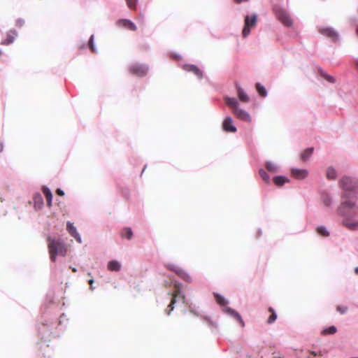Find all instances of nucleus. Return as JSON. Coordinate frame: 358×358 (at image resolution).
Masks as SVG:
<instances>
[{"instance_id": "f257e3e1", "label": "nucleus", "mask_w": 358, "mask_h": 358, "mask_svg": "<svg viewBox=\"0 0 358 358\" xmlns=\"http://www.w3.org/2000/svg\"><path fill=\"white\" fill-rule=\"evenodd\" d=\"M48 247L52 262H55L56 256H65L66 255L67 248L64 243L59 239L52 238L48 236L47 238Z\"/></svg>"}, {"instance_id": "f03ea898", "label": "nucleus", "mask_w": 358, "mask_h": 358, "mask_svg": "<svg viewBox=\"0 0 358 358\" xmlns=\"http://www.w3.org/2000/svg\"><path fill=\"white\" fill-rule=\"evenodd\" d=\"M339 213L345 219L350 220L358 216V206L352 200H343L338 208Z\"/></svg>"}, {"instance_id": "7ed1b4c3", "label": "nucleus", "mask_w": 358, "mask_h": 358, "mask_svg": "<svg viewBox=\"0 0 358 358\" xmlns=\"http://www.w3.org/2000/svg\"><path fill=\"white\" fill-rule=\"evenodd\" d=\"M180 289L181 284L175 282L174 290L171 293H169V294L171 295V301L165 310V313H166V315H171V313L173 310L175 305L177 303L180 302L182 303H185V296L183 293L181 292Z\"/></svg>"}, {"instance_id": "20e7f679", "label": "nucleus", "mask_w": 358, "mask_h": 358, "mask_svg": "<svg viewBox=\"0 0 358 358\" xmlns=\"http://www.w3.org/2000/svg\"><path fill=\"white\" fill-rule=\"evenodd\" d=\"M339 185L344 191L343 199H348V193L355 192L358 189V181L347 176L340 180Z\"/></svg>"}, {"instance_id": "39448f33", "label": "nucleus", "mask_w": 358, "mask_h": 358, "mask_svg": "<svg viewBox=\"0 0 358 358\" xmlns=\"http://www.w3.org/2000/svg\"><path fill=\"white\" fill-rule=\"evenodd\" d=\"M257 22V15L252 14V15H246L244 20V27L242 31V35L243 38L247 37L250 33L251 29L256 26Z\"/></svg>"}, {"instance_id": "423d86ee", "label": "nucleus", "mask_w": 358, "mask_h": 358, "mask_svg": "<svg viewBox=\"0 0 358 358\" xmlns=\"http://www.w3.org/2000/svg\"><path fill=\"white\" fill-rule=\"evenodd\" d=\"M275 15L279 21L286 27H292L293 24L292 19L287 12L284 10L278 9L275 11Z\"/></svg>"}, {"instance_id": "0eeeda50", "label": "nucleus", "mask_w": 358, "mask_h": 358, "mask_svg": "<svg viewBox=\"0 0 358 358\" xmlns=\"http://www.w3.org/2000/svg\"><path fill=\"white\" fill-rule=\"evenodd\" d=\"M166 268L170 271H173L176 275L180 277L182 280L187 282H192L191 276L187 273L183 269L179 268L178 266L173 264H169L166 266Z\"/></svg>"}, {"instance_id": "6e6552de", "label": "nucleus", "mask_w": 358, "mask_h": 358, "mask_svg": "<svg viewBox=\"0 0 358 358\" xmlns=\"http://www.w3.org/2000/svg\"><path fill=\"white\" fill-rule=\"evenodd\" d=\"M129 72L138 77H143L147 74L148 68L142 64H132L129 66Z\"/></svg>"}, {"instance_id": "1a4fd4ad", "label": "nucleus", "mask_w": 358, "mask_h": 358, "mask_svg": "<svg viewBox=\"0 0 358 358\" xmlns=\"http://www.w3.org/2000/svg\"><path fill=\"white\" fill-rule=\"evenodd\" d=\"M222 129L226 132L234 133L236 131V127L233 124V120L230 117L224 119L222 123Z\"/></svg>"}, {"instance_id": "9d476101", "label": "nucleus", "mask_w": 358, "mask_h": 358, "mask_svg": "<svg viewBox=\"0 0 358 358\" xmlns=\"http://www.w3.org/2000/svg\"><path fill=\"white\" fill-rule=\"evenodd\" d=\"M233 113L236 116L237 118L245 121V122H251V117L249 113L238 107L237 108H234V111Z\"/></svg>"}, {"instance_id": "9b49d317", "label": "nucleus", "mask_w": 358, "mask_h": 358, "mask_svg": "<svg viewBox=\"0 0 358 358\" xmlns=\"http://www.w3.org/2000/svg\"><path fill=\"white\" fill-rule=\"evenodd\" d=\"M117 24L119 27H122L131 31H136L137 29L135 24L129 20L121 19L117 22Z\"/></svg>"}, {"instance_id": "f8f14e48", "label": "nucleus", "mask_w": 358, "mask_h": 358, "mask_svg": "<svg viewBox=\"0 0 358 358\" xmlns=\"http://www.w3.org/2000/svg\"><path fill=\"white\" fill-rule=\"evenodd\" d=\"M308 172L306 169H292L291 176L297 180H302L308 176Z\"/></svg>"}, {"instance_id": "ddd939ff", "label": "nucleus", "mask_w": 358, "mask_h": 358, "mask_svg": "<svg viewBox=\"0 0 358 358\" xmlns=\"http://www.w3.org/2000/svg\"><path fill=\"white\" fill-rule=\"evenodd\" d=\"M224 311L231 315L234 319H236L240 324V325L242 327H245V322H243L241 316L240 315V314L236 312V310H234V309L229 308V307H225L224 309Z\"/></svg>"}, {"instance_id": "4468645a", "label": "nucleus", "mask_w": 358, "mask_h": 358, "mask_svg": "<svg viewBox=\"0 0 358 358\" xmlns=\"http://www.w3.org/2000/svg\"><path fill=\"white\" fill-rule=\"evenodd\" d=\"M182 69L186 71L193 73L199 78H201L203 76L202 71L195 65L185 64V65H183Z\"/></svg>"}, {"instance_id": "2eb2a0df", "label": "nucleus", "mask_w": 358, "mask_h": 358, "mask_svg": "<svg viewBox=\"0 0 358 358\" xmlns=\"http://www.w3.org/2000/svg\"><path fill=\"white\" fill-rule=\"evenodd\" d=\"M66 229L67 231H69V233L73 236L75 238V239L79 243H81V238L79 235V234L78 233L76 227L73 226V224L72 223H71L70 222H67V224H66Z\"/></svg>"}, {"instance_id": "dca6fc26", "label": "nucleus", "mask_w": 358, "mask_h": 358, "mask_svg": "<svg viewBox=\"0 0 358 358\" xmlns=\"http://www.w3.org/2000/svg\"><path fill=\"white\" fill-rule=\"evenodd\" d=\"M16 36H17V33L15 31L11 30V31H8L7 33L6 39L1 42V44L9 45V44L12 43L14 41Z\"/></svg>"}, {"instance_id": "f3484780", "label": "nucleus", "mask_w": 358, "mask_h": 358, "mask_svg": "<svg viewBox=\"0 0 358 358\" xmlns=\"http://www.w3.org/2000/svg\"><path fill=\"white\" fill-rule=\"evenodd\" d=\"M42 190L45 196L47 205L50 208L52 206V194L50 189L46 187H43Z\"/></svg>"}, {"instance_id": "a211bd4d", "label": "nucleus", "mask_w": 358, "mask_h": 358, "mask_svg": "<svg viewBox=\"0 0 358 358\" xmlns=\"http://www.w3.org/2000/svg\"><path fill=\"white\" fill-rule=\"evenodd\" d=\"M320 31L322 34L325 35V36L331 38L333 40H335L337 38L336 33L333 29H331L330 28L322 29H320Z\"/></svg>"}, {"instance_id": "6ab92c4d", "label": "nucleus", "mask_w": 358, "mask_h": 358, "mask_svg": "<svg viewBox=\"0 0 358 358\" xmlns=\"http://www.w3.org/2000/svg\"><path fill=\"white\" fill-rule=\"evenodd\" d=\"M226 104L229 106L232 111H234V108H237L238 107V101L234 98L227 97L224 99Z\"/></svg>"}, {"instance_id": "aec40b11", "label": "nucleus", "mask_w": 358, "mask_h": 358, "mask_svg": "<svg viewBox=\"0 0 358 358\" xmlns=\"http://www.w3.org/2000/svg\"><path fill=\"white\" fill-rule=\"evenodd\" d=\"M120 268L121 265L117 261H110L108 264V269L110 271H118Z\"/></svg>"}, {"instance_id": "412c9836", "label": "nucleus", "mask_w": 358, "mask_h": 358, "mask_svg": "<svg viewBox=\"0 0 358 358\" xmlns=\"http://www.w3.org/2000/svg\"><path fill=\"white\" fill-rule=\"evenodd\" d=\"M268 311L271 313V315L268 317V318L267 319L266 322L268 324H273L276 320L277 314H276L275 310L271 307H269L268 308Z\"/></svg>"}, {"instance_id": "4be33fe9", "label": "nucleus", "mask_w": 358, "mask_h": 358, "mask_svg": "<svg viewBox=\"0 0 358 358\" xmlns=\"http://www.w3.org/2000/svg\"><path fill=\"white\" fill-rule=\"evenodd\" d=\"M289 182V180L285 176H275L273 178V182L277 186H282L285 182Z\"/></svg>"}, {"instance_id": "5701e85b", "label": "nucleus", "mask_w": 358, "mask_h": 358, "mask_svg": "<svg viewBox=\"0 0 358 358\" xmlns=\"http://www.w3.org/2000/svg\"><path fill=\"white\" fill-rule=\"evenodd\" d=\"M319 73H320V76H321L324 79H325L327 81H328L329 83H336V79H335L333 76H330V75L327 74V73H325V72H324V71H322V69H320V70H319Z\"/></svg>"}, {"instance_id": "b1692460", "label": "nucleus", "mask_w": 358, "mask_h": 358, "mask_svg": "<svg viewBox=\"0 0 358 358\" xmlns=\"http://www.w3.org/2000/svg\"><path fill=\"white\" fill-rule=\"evenodd\" d=\"M121 236L122 238H126L129 240L131 239L133 236L131 229L129 227L124 228L121 232Z\"/></svg>"}, {"instance_id": "393cba45", "label": "nucleus", "mask_w": 358, "mask_h": 358, "mask_svg": "<svg viewBox=\"0 0 358 358\" xmlns=\"http://www.w3.org/2000/svg\"><path fill=\"white\" fill-rule=\"evenodd\" d=\"M344 225L350 230H355L358 229V222H350L346 219L343 222Z\"/></svg>"}, {"instance_id": "a878e982", "label": "nucleus", "mask_w": 358, "mask_h": 358, "mask_svg": "<svg viewBox=\"0 0 358 358\" xmlns=\"http://www.w3.org/2000/svg\"><path fill=\"white\" fill-rule=\"evenodd\" d=\"M313 148L306 149L301 155V158L303 161H306L308 157L313 154Z\"/></svg>"}, {"instance_id": "bb28decb", "label": "nucleus", "mask_w": 358, "mask_h": 358, "mask_svg": "<svg viewBox=\"0 0 358 358\" xmlns=\"http://www.w3.org/2000/svg\"><path fill=\"white\" fill-rule=\"evenodd\" d=\"M215 299L218 304L221 306L225 307L227 306V301L225 299L218 294H214Z\"/></svg>"}, {"instance_id": "cd10ccee", "label": "nucleus", "mask_w": 358, "mask_h": 358, "mask_svg": "<svg viewBox=\"0 0 358 358\" xmlns=\"http://www.w3.org/2000/svg\"><path fill=\"white\" fill-rule=\"evenodd\" d=\"M238 96L239 99L243 102H248L249 101L248 95L243 92V90L241 88L238 89Z\"/></svg>"}, {"instance_id": "c85d7f7f", "label": "nucleus", "mask_w": 358, "mask_h": 358, "mask_svg": "<svg viewBox=\"0 0 358 358\" xmlns=\"http://www.w3.org/2000/svg\"><path fill=\"white\" fill-rule=\"evenodd\" d=\"M327 178L329 180H334L336 178V172L332 167L328 168L327 171Z\"/></svg>"}, {"instance_id": "c756f323", "label": "nucleus", "mask_w": 358, "mask_h": 358, "mask_svg": "<svg viewBox=\"0 0 358 358\" xmlns=\"http://www.w3.org/2000/svg\"><path fill=\"white\" fill-rule=\"evenodd\" d=\"M266 168L271 173H275L278 171L277 166L272 162H267L266 164Z\"/></svg>"}, {"instance_id": "7c9ffc66", "label": "nucleus", "mask_w": 358, "mask_h": 358, "mask_svg": "<svg viewBox=\"0 0 358 358\" xmlns=\"http://www.w3.org/2000/svg\"><path fill=\"white\" fill-rule=\"evenodd\" d=\"M256 90L261 96L264 97L266 96L267 93H266V89L264 88V86H262L259 83L256 84Z\"/></svg>"}, {"instance_id": "2f4dec72", "label": "nucleus", "mask_w": 358, "mask_h": 358, "mask_svg": "<svg viewBox=\"0 0 358 358\" xmlns=\"http://www.w3.org/2000/svg\"><path fill=\"white\" fill-rule=\"evenodd\" d=\"M337 329L336 327L334 326H331L328 328H326L322 330V335H327V334H334L336 332Z\"/></svg>"}, {"instance_id": "473e14b6", "label": "nucleus", "mask_w": 358, "mask_h": 358, "mask_svg": "<svg viewBox=\"0 0 358 358\" xmlns=\"http://www.w3.org/2000/svg\"><path fill=\"white\" fill-rule=\"evenodd\" d=\"M317 232L320 236H324V237L329 236V233L328 232L327 229L324 227H322V226L318 227L317 228Z\"/></svg>"}, {"instance_id": "72a5a7b5", "label": "nucleus", "mask_w": 358, "mask_h": 358, "mask_svg": "<svg viewBox=\"0 0 358 358\" xmlns=\"http://www.w3.org/2000/svg\"><path fill=\"white\" fill-rule=\"evenodd\" d=\"M259 174L266 183L269 182V176L266 173V172L264 170L260 169L259 171Z\"/></svg>"}, {"instance_id": "f704fd0d", "label": "nucleus", "mask_w": 358, "mask_h": 358, "mask_svg": "<svg viewBox=\"0 0 358 358\" xmlns=\"http://www.w3.org/2000/svg\"><path fill=\"white\" fill-rule=\"evenodd\" d=\"M322 202L326 206H329L331 203V199L328 194H323L322 196Z\"/></svg>"}, {"instance_id": "c9c22d12", "label": "nucleus", "mask_w": 358, "mask_h": 358, "mask_svg": "<svg viewBox=\"0 0 358 358\" xmlns=\"http://www.w3.org/2000/svg\"><path fill=\"white\" fill-rule=\"evenodd\" d=\"M138 0H126L127 4L130 9L135 10L136 8V3Z\"/></svg>"}, {"instance_id": "e433bc0d", "label": "nucleus", "mask_w": 358, "mask_h": 358, "mask_svg": "<svg viewBox=\"0 0 358 358\" xmlns=\"http://www.w3.org/2000/svg\"><path fill=\"white\" fill-rule=\"evenodd\" d=\"M34 199L35 203H38L40 205L43 204V199L41 194H38L35 195Z\"/></svg>"}, {"instance_id": "4c0bfd02", "label": "nucleus", "mask_w": 358, "mask_h": 358, "mask_svg": "<svg viewBox=\"0 0 358 358\" xmlns=\"http://www.w3.org/2000/svg\"><path fill=\"white\" fill-rule=\"evenodd\" d=\"M336 310L341 313V314H344L347 312L348 310V307L346 306H338L337 308H336Z\"/></svg>"}, {"instance_id": "58836bf2", "label": "nucleus", "mask_w": 358, "mask_h": 358, "mask_svg": "<svg viewBox=\"0 0 358 358\" xmlns=\"http://www.w3.org/2000/svg\"><path fill=\"white\" fill-rule=\"evenodd\" d=\"M93 40H94V36L92 35L89 40V46H90V48L91 49L92 52H94L95 49H94V44H93Z\"/></svg>"}, {"instance_id": "ea45409f", "label": "nucleus", "mask_w": 358, "mask_h": 358, "mask_svg": "<svg viewBox=\"0 0 358 358\" xmlns=\"http://www.w3.org/2000/svg\"><path fill=\"white\" fill-rule=\"evenodd\" d=\"M24 24V21L22 19H18L16 20V26L18 27H22Z\"/></svg>"}, {"instance_id": "a19ab883", "label": "nucleus", "mask_w": 358, "mask_h": 358, "mask_svg": "<svg viewBox=\"0 0 358 358\" xmlns=\"http://www.w3.org/2000/svg\"><path fill=\"white\" fill-rule=\"evenodd\" d=\"M56 193L59 195V196H64V192L63 190H62L61 189H57L56 190Z\"/></svg>"}, {"instance_id": "79ce46f5", "label": "nucleus", "mask_w": 358, "mask_h": 358, "mask_svg": "<svg viewBox=\"0 0 358 358\" xmlns=\"http://www.w3.org/2000/svg\"><path fill=\"white\" fill-rule=\"evenodd\" d=\"M89 284L90 285V286L92 285V284L94 283V280L93 279H90L89 281H88ZM90 288L92 289V287H90Z\"/></svg>"}, {"instance_id": "37998d69", "label": "nucleus", "mask_w": 358, "mask_h": 358, "mask_svg": "<svg viewBox=\"0 0 358 358\" xmlns=\"http://www.w3.org/2000/svg\"><path fill=\"white\" fill-rule=\"evenodd\" d=\"M3 150V143H0V152H1Z\"/></svg>"}, {"instance_id": "c03bdc74", "label": "nucleus", "mask_w": 358, "mask_h": 358, "mask_svg": "<svg viewBox=\"0 0 358 358\" xmlns=\"http://www.w3.org/2000/svg\"><path fill=\"white\" fill-rule=\"evenodd\" d=\"M262 235V231L260 230H259L257 232V237H259L260 236Z\"/></svg>"}, {"instance_id": "a18cd8bd", "label": "nucleus", "mask_w": 358, "mask_h": 358, "mask_svg": "<svg viewBox=\"0 0 358 358\" xmlns=\"http://www.w3.org/2000/svg\"><path fill=\"white\" fill-rule=\"evenodd\" d=\"M175 58H176V59H180L181 56H180V55H176V56H175Z\"/></svg>"}, {"instance_id": "49530a36", "label": "nucleus", "mask_w": 358, "mask_h": 358, "mask_svg": "<svg viewBox=\"0 0 358 358\" xmlns=\"http://www.w3.org/2000/svg\"><path fill=\"white\" fill-rule=\"evenodd\" d=\"M355 273L358 274V267H356L355 269Z\"/></svg>"}, {"instance_id": "de8ad7c7", "label": "nucleus", "mask_w": 358, "mask_h": 358, "mask_svg": "<svg viewBox=\"0 0 358 358\" xmlns=\"http://www.w3.org/2000/svg\"><path fill=\"white\" fill-rule=\"evenodd\" d=\"M311 354L313 355L314 356H316V353L315 352H311Z\"/></svg>"}, {"instance_id": "09e8293b", "label": "nucleus", "mask_w": 358, "mask_h": 358, "mask_svg": "<svg viewBox=\"0 0 358 358\" xmlns=\"http://www.w3.org/2000/svg\"><path fill=\"white\" fill-rule=\"evenodd\" d=\"M73 272H76V269L75 268H72Z\"/></svg>"}, {"instance_id": "8fccbe9b", "label": "nucleus", "mask_w": 358, "mask_h": 358, "mask_svg": "<svg viewBox=\"0 0 358 358\" xmlns=\"http://www.w3.org/2000/svg\"><path fill=\"white\" fill-rule=\"evenodd\" d=\"M145 169H146V166H144V169H143V171H145Z\"/></svg>"}, {"instance_id": "3c124183", "label": "nucleus", "mask_w": 358, "mask_h": 358, "mask_svg": "<svg viewBox=\"0 0 358 358\" xmlns=\"http://www.w3.org/2000/svg\"><path fill=\"white\" fill-rule=\"evenodd\" d=\"M145 169H146V166H144V169H143V171H145Z\"/></svg>"}, {"instance_id": "603ef678", "label": "nucleus", "mask_w": 358, "mask_h": 358, "mask_svg": "<svg viewBox=\"0 0 358 358\" xmlns=\"http://www.w3.org/2000/svg\"><path fill=\"white\" fill-rule=\"evenodd\" d=\"M357 68H358V63L357 64Z\"/></svg>"}, {"instance_id": "864d4df0", "label": "nucleus", "mask_w": 358, "mask_h": 358, "mask_svg": "<svg viewBox=\"0 0 358 358\" xmlns=\"http://www.w3.org/2000/svg\"><path fill=\"white\" fill-rule=\"evenodd\" d=\"M1 55V52L0 51V55Z\"/></svg>"}, {"instance_id": "5fc2aeb1", "label": "nucleus", "mask_w": 358, "mask_h": 358, "mask_svg": "<svg viewBox=\"0 0 358 358\" xmlns=\"http://www.w3.org/2000/svg\"><path fill=\"white\" fill-rule=\"evenodd\" d=\"M278 358H281V357H278Z\"/></svg>"}]
</instances>
